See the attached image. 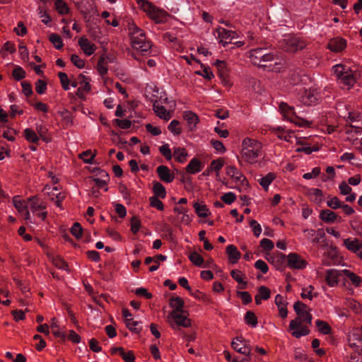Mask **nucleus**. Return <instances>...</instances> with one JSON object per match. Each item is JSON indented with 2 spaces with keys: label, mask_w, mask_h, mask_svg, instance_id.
Returning <instances> with one entry per match:
<instances>
[{
  "label": "nucleus",
  "mask_w": 362,
  "mask_h": 362,
  "mask_svg": "<svg viewBox=\"0 0 362 362\" xmlns=\"http://www.w3.org/2000/svg\"><path fill=\"white\" fill-rule=\"evenodd\" d=\"M151 206L157 209L159 211L164 209V205L163 202L156 197H151L149 199Z\"/></svg>",
  "instance_id": "680f3d73"
},
{
  "label": "nucleus",
  "mask_w": 362,
  "mask_h": 362,
  "mask_svg": "<svg viewBox=\"0 0 362 362\" xmlns=\"http://www.w3.org/2000/svg\"><path fill=\"white\" fill-rule=\"evenodd\" d=\"M51 329H52V332L53 334L58 337H60L63 339H65L66 338V334H64V332H62L59 330V326L56 322V320L55 318H52V323H51Z\"/></svg>",
  "instance_id": "6e6d98bb"
},
{
  "label": "nucleus",
  "mask_w": 362,
  "mask_h": 362,
  "mask_svg": "<svg viewBox=\"0 0 362 362\" xmlns=\"http://www.w3.org/2000/svg\"><path fill=\"white\" fill-rule=\"evenodd\" d=\"M346 47V41L341 37L332 38L327 44L328 49L334 52H340L344 50Z\"/></svg>",
  "instance_id": "aec40b11"
},
{
  "label": "nucleus",
  "mask_w": 362,
  "mask_h": 362,
  "mask_svg": "<svg viewBox=\"0 0 362 362\" xmlns=\"http://www.w3.org/2000/svg\"><path fill=\"white\" fill-rule=\"evenodd\" d=\"M315 325L318 330L323 334H328L331 332L330 326L325 321L317 320Z\"/></svg>",
  "instance_id": "864d4df0"
},
{
  "label": "nucleus",
  "mask_w": 362,
  "mask_h": 362,
  "mask_svg": "<svg viewBox=\"0 0 362 362\" xmlns=\"http://www.w3.org/2000/svg\"><path fill=\"white\" fill-rule=\"evenodd\" d=\"M168 322L173 329H177L180 327H189L191 326V320L183 312H171L168 316Z\"/></svg>",
  "instance_id": "1a4fd4ad"
},
{
  "label": "nucleus",
  "mask_w": 362,
  "mask_h": 362,
  "mask_svg": "<svg viewBox=\"0 0 362 362\" xmlns=\"http://www.w3.org/2000/svg\"><path fill=\"white\" fill-rule=\"evenodd\" d=\"M71 234L78 239L82 236V227L78 223H75L71 228Z\"/></svg>",
  "instance_id": "338daca9"
},
{
  "label": "nucleus",
  "mask_w": 362,
  "mask_h": 362,
  "mask_svg": "<svg viewBox=\"0 0 362 362\" xmlns=\"http://www.w3.org/2000/svg\"><path fill=\"white\" fill-rule=\"evenodd\" d=\"M273 130L276 132V136L279 139H284L287 142L293 143V139L297 140V138L295 136L293 132L286 131L283 127H274L273 128Z\"/></svg>",
  "instance_id": "5701e85b"
},
{
  "label": "nucleus",
  "mask_w": 362,
  "mask_h": 362,
  "mask_svg": "<svg viewBox=\"0 0 362 362\" xmlns=\"http://www.w3.org/2000/svg\"><path fill=\"white\" fill-rule=\"evenodd\" d=\"M153 110L155 113L160 118L163 119L165 120H169L171 117V115L169 112L165 108L164 106L160 105L158 103H155L153 105Z\"/></svg>",
  "instance_id": "72a5a7b5"
},
{
  "label": "nucleus",
  "mask_w": 362,
  "mask_h": 362,
  "mask_svg": "<svg viewBox=\"0 0 362 362\" xmlns=\"http://www.w3.org/2000/svg\"><path fill=\"white\" fill-rule=\"evenodd\" d=\"M288 267L293 269H303L306 267L307 262L298 254L291 252L286 256Z\"/></svg>",
  "instance_id": "ddd939ff"
},
{
  "label": "nucleus",
  "mask_w": 362,
  "mask_h": 362,
  "mask_svg": "<svg viewBox=\"0 0 362 362\" xmlns=\"http://www.w3.org/2000/svg\"><path fill=\"white\" fill-rule=\"evenodd\" d=\"M320 98L319 90L313 88L305 90L300 96V102L308 106L317 104Z\"/></svg>",
  "instance_id": "f8f14e48"
},
{
  "label": "nucleus",
  "mask_w": 362,
  "mask_h": 362,
  "mask_svg": "<svg viewBox=\"0 0 362 362\" xmlns=\"http://www.w3.org/2000/svg\"><path fill=\"white\" fill-rule=\"evenodd\" d=\"M78 88L76 91V95L81 98H85V95L90 90V80L86 76L79 74Z\"/></svg>",
  "instance_id": "6ab92c4d"
},
{
  "label": "nucleus",
  "mask_w": 362,
  "mask_h": 362,
  "mask_svg": "<svg viewBox=\"0 0 362 362\" xmlns=\"http://www.w3.org/2000/svg\"><path fill=\"white\" fill-rule=\"evenodd\" d=\"M337 112L340 117L344 118L346 120L347 117H350L351 115V111L348 107L342 104L339 103L337 105Z\"/></svg>",
  "instance_id": "49530a36"
},
{
  "label": "nucleus",
  "mask_w": 362,
  "mask_h": 362,
  "mask_svg": "<svg viewBox=\"0 0 362 362\" xmlns=\"http://www.w3.org/2000/svg\"><path fill=\"white\" fill-rule=\"evenodd\" d=\"M139 8L156 23H164L167 21L168 13L148 0H137Z\"/></svg>",
  "instance_id": "39448f33"
},
{
  "label": "nucleus",
  "mask_w": 362,
  "mask_h": 362,
  "mask_svg": "<svg viewBox=\"0 0 362 362\" xmlns=\"http://www.w3.org/2000/svg\"><path fill=\"white\" fill-rule=\"evenodd\" d=\"M159 151L160 153L168 160H170L172 159L173 155L171 152V149L170 148L169 144H165L159 147Z\"/></svg>",
  "instance_id": "052dcab7"
},
{
  "label": "nucleus",
  "mask_w": 362,
  "mask_h": 362,
  "mask_svg": "<svg viewBox=\"0 0 362 362\" xmlns=\"http://www.w3.org/2000/svg\"><path fill=\"white\" fill-rule=\"evenodd\" d=\"M157 173L159 178L167 183H170L174 180V175L170 173L169 168L165 165H160L157 168Z\"/></svg>",
  "instance_id": "b1692460"
},
{
  "label": "nucleus",
  "mask_w": 362,
  "mask_h": 362,
  "mask_svg": "<svg viewBox=\"0 0 362 362\" xmlns=\"http://www.w3.org/2000/svg\"><path fill=\"white\" fill-rule=\"evenodd\" d=\"M170 305L173 309L172 312H183L184 301L180 297H172L170 299Z\"/></svg>",
  "instance_id": "f704fd0d"
},
{
  "label": "nucleus",
  "mask_w": 362,
  "mask_h": 362,
  "mask_svg": "<svg viewBox=\"0 0 362 362\" xmlns=\"http://www.w3.org/2000/svg\"><path fill=\"white\" fill-rule=\"evenodd\" d=\"M314 286H312V285H309L306 287H303L302 288V292H301V297L303 298H308L309 300H313V298L314 297H316L317 295L316 293H314Z\"/></svg>",
  "instance_id": "a18cd8bd"
},
{
  "label": "nucleus",
  "mask_w": 362,
  "mask_h": 362,
  "mask_svg": "<svg viewBox=\"0 0 362 362\" xmlns=\"http://www.w3.org/2000/svg\"><path fill=\"white\" fill-rule=\"evenodd\" d=\"M184 118L187 122L189 129L194 130L199 122L198 116L191 111H186L184 112Z\"/></svg>",
  "instance_id": "473e14b6"
},
{
  "label": "nucleus",
  "mask_w": 362,
  "mask_h": 362,
  "mask_svg": "<svg viewBox=\"0 0 362 362\" xmlns=\"http://www.w3.org/2000/svg\"><path fill=\"white\" fill-rule=\"evenodd\" d=\"M275 178L274 173H269L266 176L259 180V185L266 190H267L269 186Z\"/></svg>",
  "instance_id": "09e8293b"
},
{
  "label": "nucleus",
  "mask_w": 362,
  "mask_h": 362,
  "mask_svg": "<svg viewBox=\"0 0 362 362\" xmlns=\"http://www.w3.org/2000/svg\"><path fill=\"white\" fill-rule=\"evenodd\" d=\"M189 260L197 267H206L203 257L197 252H192L189 255Z\"/></svg>",
  "instance_id": "e433bc0d"
},
{
  "label": "nucleus",
  "mask_w": 362,
  "mask_h": 362,
  "mask_svg": "<svg viewBox=\"0 0 362 362\" xmlns=\"http://www.w3.org/2000/svg\"><path fill=\"white\" fill-rule=\"evenodd\" d=\"M223 165L224 160L223 158H219L216 160H213L211 163L210 167L207 170V174H209L210 171H214L218 175L219 174V171L223 167Z\"/></svg>",
  "instance_id": "4c0bfd02"
},
{
  "label": "nucleus",
  "mask_w": 362,
  "mask_h": 362,
  "mask_svg": "<svg viewBox=\"0 0 362 362\" xmlns=\"http://www.w3.org/2000/svg\"><path fill=\"white\" fill-rule=\"evenodd\" d=\"M249 57L254 65L266 68L274 72L280 71L283 66L281 60L275 62L274 64L267 65L266 63L271 62L274 59V56L267 52L264 48H257L250 50Z\"/></svg>",
  "instance_id": "f257e3e1"
},
{
  "label": "nucleus",
  "mask_w": 362,
  "mask_h": 362,
  "mask_svg": "<svg viewBox=\"0 0 362 362\" xmlns=\"http://www.w3.org/2000/svg\"><path fill=\"white\" fill-rule=\"evenodd\" d=\"M279 110L283 117L286 120L294 123L298 127H309L310 125V122L296 115L293 107H291L286 103H281L279 105Z\"/></svg>",
  "instance_id": "423d86ee"
},
{
  "label": "nucleus",
  "mask_w": 362,
  "mask_h": 362,
  "mask_svg": "<svg viewBox=\"0 0 362 362\" xmlns=\"http://www.w3.org/2000/svg\"><path fill=\"white\" fill-rule=\"evenodd\" d=\"M281 48L288 52H296L304 49L306 47V42L297 36L286 35L283 39Z\"/></svg>",
  "instance_id": "0eeeda50"
},
{
  "label": "nucleus",
  "mask_w": 362,
  "mask_h": 362,
  "mask_svg": "<svg viewBox=\"0 0 362 362\" xmlns=\"http://www.w3.org/2000/svg\"><path fill=\"white\" fill-rule=\"evenodd\" d=\"M194 208L196 214L199 217L205 218V217L208 216L209 209H208L206 205L204 204V203L196 202L194 204Z\"/></svg>",
  "instance_id": "ea45409f"
},
{
  "label": "nucleus",
  "mask_w": 362,
  "mask_h": 362,
  "mask_svg": "<svg viewBox=\"0 0 362 362\" xmlns=\"http://www.w3.org/2000/svg\"><path fill=\"white\" fill-rule=\"evenodd\" d=\"M339 83L344 89L351 88L356 81L358 76L357 71L351 69L342 64H337L332 67Z\"/></svg>",
  "instance_id": "20e7f679"
},
{
  "label": "nucleus",
  "mask_w": 362,
  "mask_h": 362,
  "mask_svg": "<svg viewBox=\"0 0 362 362\" xmlns=\"http://www.w3.org/2000/svg\"><path fill=\"white\" fill-rule=\"evenodd\" d=\"M257 294L262 300H267L270 298L271 291L269 288L262 286L259 288Z\"/></svg>",
  "instance_id": "69168bd1"
},
{
  "label": "nucleus",
  "mask_w": 362,
  "mask_h": 362,
  "mask_svg": "<svg viewBox=\"0 0 362 362\" xmlns=\"http://www.w3.org/2000/svg\"><path fill=\"white\" fill-rule=\"evenodd\" d=\"M109 62L108 57L105 55H102L97 64V70L100 75L104 76L107 73V64Z\"/></svg>",
  "instance_id": "c9c22d12"
},
{
  "label": "nucleus",
  "mask_w": 362,
  "mask_h": 362,
  "mask_svg": "<svg viewBox=\"0 0 362 362\" xmlns=\"http://www.w3.org/2000/svg\"><path fill=\"white\" fill-rule=\"evenodd\" d=\"M174 156L175 159L179 163H184L186 160L187 153L183 148H174Z\"/></svg>",
  "instance_id": "de8ad7c7"
},
{
  "label": "nucleus",
  "mask_w": 362,
  "mask_h": 362,
  "mask_svg": "<svg viewBox=\"0 0 362 362\" xmlns=\"http://www.w3.org/2000/svg\"><path fill=\"white\" fill-rule=\"evenodd\" d=\"M226 174L239 186L245 187L248 186L246 177L235 165H228L226 168Z\"/></svg>",
  "instance_id": "9b49d317"
},
{
  "label": "nucleus",
  "mask_w": 362,
  "mask_h": 362,
  "mask_svg": "<svg viewBox=\"0 0 362 362\" xmlns=\"http://www.w3.org/2000/svg\"><path fill=\"white\" fill-rule=\"evenodd\" d=\"M50 199L54 202L59 208L62 207V202L65 199L64 193L59 192L58 187H54L51 191L47 192Z\"/></svg>",
  "instance_id": "412c9836"
},
{
  "label": "nucleus",
  "mask_w": 362,
  "mask_h": 362,
  "mask_svg": "<svg viewBox=\"0 0 362 362\" xmlns=\"http://www.w3.org/2000/svg\"><path fill=\"white\" fill-rule=\"evenodd\" d=\"M16 132L15 129L12 128H7L6 130L3 132V137L6 139L7 140L10 141H15L16 139Z\"/></svg>",
  "instance_id": "e2e57ef3"
},
{
  "label": "nucleus",
  "mask_w": 362,
  "mask_h": 362,
  "mask_svg": "<svg viewBox=\"0 0 362 362\" xmlns=\"http://www.w3.org/2000/svg\"><path fill=\"white\" fill-rule=\"evenodd\" d=\"M232 348L238 353L250 356L251 354V347L248 345L247 341L244 340L243 337H238L234 339L231 343Z\"/></svg>",
  "instance_id": "dca6fc26"
},
{
  "label": "nucleus",
  "mask_w": 362,
  "mask_h": 362,
  "mask_svg": "<svg viewBox=\"0 0 362 362\" xmlns=\"http://www.w3.org/2000/svg\"><path fill=\"white\" fill-rule=\"evenodd\" d=\"M112 353L121 356L125 362H134L135 359L132 351H126L122 347L112 348Z\"/></svg>",
  "instance_id": "c85d7f7f"
},
{
  "label": "nucleus",
  "mask_w": 362,
  "mask_h": 362,
  "mask_svg": "<svg viewBox=\"0 0 362 362\" xmlns=\"http://www.w3.org/2000/svg\"><path fill=\"white\" fill-rule=\"evenodd\" d=\"M320 218L325 223H334L337 221L339 222L341 221V218L338 217L337 214L329 210V209H324L322 210L320 213L319 216Z\"/></svg>",
  "instance_id": "a878e982"
},
{
  "label": "nucleus",
  "mask_w": 362,
  "mask_h": 362,
  "mask_svg": "<svg viewBox=\"0 0 362 362\" xmlns=\"http://www.w3.org/2000/svg\"><path fill=\"white\" fill-rule=\"evenodd\" d=\"M348 342L351 348L356 352L362 355V329L354 328L351 330L348 335Z\"/></svg>",
  "instance_id": "9d476101"
},
{
  "label": "nucleus",
  "mask_w": 362,
  "mask_h": 362,
  "mask_svg": "<svg viewBox=\"0 0 362 362\" xmlns=\"http://www.w3.org/2000/svg\"><path fill=\"white\" fill-rule=\"evenodd\" d=\"M54 6L57 11L60 15H66L69 13V8L67 4L63 0H56Z\"/></svg>",
  "instance_id": "a19ab883"
},
{
  "label": "nucleus",
  "mask_w": 362,
  "mask_h": 362,
  "mask_svg": "<svg viewBox=\"0 0 362 362\" xmlns=\"http://www.w3.org/2000/svg\"><path fill=\"white\" fill-rule=\"evenodd\" d=\"M168 128L174 135H179L182 132L180 122L176 119L171 121Z\"/></svg>",
  "instance_id": "4d7b16f0"
},
{
  "label": "nucleus",
  "mask_w": 362,
  "mask_h": 362,
  "mask_svg": "<svg viewBox=\"0 0 362 362\" xmlns=\"http://www.w3.org/2000/svg\"><path fill=\"white\" fill-rule=\"evenodd\" d=\"M339 189L341 194L348 195L345 199L346 202H352L355 201L356 198V194L355 193H351L352 189L348 183H346V182H342L339 185Z\"/></svg>",
  "instance_id": "cd10ccee"
},
{
  "label": "nucleus",
  "mask_w": 362,
  "mask_h": 362,
  "mask_svg": "<svg viewBox=\"0 0 362 362\" xmlns=\"http://www.w3.org/2000/svg\"><path fill=\"white\" fill-rule=\"evenodd\" d=\"M28 203L31 212L35 214L41 221L46 218L47 212L45 202L36 197H32L28 199Z\"/></svg>",
  "instance_id": "6e6552de"
},
{
  "label": "nucleus",
  "mask_w": 362,
  "mask_h": 362,
  "mask_svg": "<svg viewBox=\"0 0 362 362\" xmlns=\"http://www.w3.org/2000/svg\"><path fill=\"white\" fill-rule=\"evenodd\" d=\"M262 144L255 139L245 138L241 144V156L248 164H255L262 156Z\"/></svg>",
  "instance_id": "f03ea898"
},
{
  "label": "nucleus",
  "mask_w": 362,
  "mask_h": 362,
  "mask_svg": "<svg viewBox=\"0 0 362 362\" xmlns=\"http://www.w3.org/2000/svg\"><path fill=\"white\" fill-rule=\"evenodd\" d=\"M327 206L332 209H341L343 202L337 197H328L326 202Z\"/></svg>",
  "instance_id": "37998d69"
},
{
  "label": "nucleus",
  "mask_w": 362,
  "mask_h": 362,
  "mask_svg": "<svg viewBox=\"0 0 362 362\" xmlns=\"http://www.w3.org/2000/svg\"><path fill=\"white\" fill-rule=\"evenodd\" d=\"M293 309L298 315V318L301 319L303 322L311 324L312 315L309 313L308 306L305 303L297 301L293 305Z\"/></svg>",
  "instance_id": "f3484780"
},
{
  "label": "nucleus",
  "mask_w": 362,
  "mask_h": 362,
  "mask_svg": "<svg viewBox=\"0 0 362 362\" xmlns=\"http://www.w3.org/2000/svg\"><path fill=\"white\" fill-rule=\"evenodd\" d=\"M49 40L54 45L56 49H60L63 47L62 37L59 35L52 33L49 35Z\"/></svg>",
  "instance_id": "5fc2aeb1"
},
{
  "label": "nucleus",
  "mask_w": 362,
  "mask_h": 362,
  "mask_svg": "<svg viewBox=\"0 0 362 362\" xmlns=\"http://www.w3.org/2000/svg\"><path fill=\"white\" fill-rule=\"evenodd\" d=\"M204 167L202 162L196 158H193L186 167V172L189 174H195L200 172Z\"/></svg>",
  "instance_id": "c756f323"
},
{
  "label": "nucleus",
  "mask_w": 362,
  "mask_h": 362,
  "mask_svg": "<svg viewBox=\"0 0 362 362\" xmlns=\"http://www.w3.org/2000/svg\"><path fill=\"white\" fill-rule=\"evenodd\" d=\"M231 276L239 284H243L246 286V282L244 281L245 275L239 270H232L230 272Z\"/></svg>",
  "instance_id": "bf43d9fd"
},
{
  "label": "nucleus",
  "mask_w": 362,
  "mask_h": 362,
  "mask_svg": "<svg viewBox=\"0 0 362 362\" xmlns=\"http://www.w3.org/2000/svg\"><path fill=\"white\" fill-rule=\"evenodd\" d=\"M96 153H92L90 150H87L79 154V158L83 159V162L87 164H92Z\"/></svg>",
  "instance_id": "3c124183"
},
{
  "label": "nucleus",
  "mask_w": 362,
  "mask_h": 362,
  "mask_svg": "<svg viewBox=\"0 0 362 362\" xmlns=\"http://www.w3.org/2000/svg\"><path fill=\"white\" fill-rule=\"evenodd\" d=\"M127 29L133 49L142 53L148 52L151 48V42L146 40L144 31L132 21L128 23Z\"/></svg>",
  "instance_id": "7ed1b4c3"
},
{
  "label": "nucleus",
  "mask_w": 362,
  "mask_h": 362,
  "mask_svg": "<svg viewBox=\"0 0 362 362\" xmlns=\"http://www.w3.org/2000/svg\"><path fill=\"white\" fill-rule=\"evenodd\" d=\"M115 124L118 126L119 128L123 129H127L131 127L132 122L129 119H115L114 120Z\"/></svg>",
  "instance_id": "0e129e2a"
},
{
  "label": "nucleus",
  "mask_w": 362,
  "mask_h": 362,
  "mask_svg": "<svg viewBox=\"0 0 362 362\" xmlns=\"http://www.w3.org/2000/svg\"><path fill=\"white\" fill-rule=\"evenodd\" d=\"M245 322L247 325L256 327L257 325V318L255 314L252 311H247L245 315Z\"/></svg>",
  "instance_id": "603ef678"
},
{
  "label": "nucleus",
  "mask_w": 362,
  "mask_h": 362,
  "mask_svg": "<svg viewBox=\"0 0 362 362\" xmlns=\"http://www.w3.org/2000/svg\"><path fill=\"white\" fill-rule=\"evenodd\" d=\"M24 136L29 142L37 143L39 141L38 135L31 129L27 128L24 130Z\"/></svg>",
  "instance_id": "8fccbe9b"
},
{
  "label": "nucleus",
  "mask_w": 362,
  "mask_h": 362,
  "mask_svg": "<svg viewBox=\"0 0 362 362\" xmlns=\"http://www.w3.org/2000/svg\"><path fill=\"white\" fill-rule=\"evenodd\" d=\"M78 45L84 54L87 56L92 55L96 50V46L86 37H81L78 40Z\"/></svg>",
  "instance_id": "4be33fe9"
},
{
  "label": "nucleus",
  "mask_w": 362,
  "mask_h": 362,
  "mask_svg": "<svg viewBox=\"0 0 362 362\" xmlns=\"http://www.w3.org/2000/svg\"><path fill=\"white\" fill-rule=\"evenodd\" d=\"M307 195L313 202L320 204L324 201L322 191L317 188H310L307 191Z\"/></svg>",
  "instance_id": "bb28decb"
},
{
  "label": "nucleus",
  "mask_w": 362,
  "mask_h": 362,
  "mask_svg": "<svg viewBox=\"0 0 362 362\" xmlns=\"http://www.w3.org/2000/svg\"><path fill=\"white\" fill-rule=\"evenodd\" d=\"M344 275L343 269L337 270L334 269H327L325 272V280L327 284L330 287L337 286L339 278Z\"/></svg>",
  "instance_id": "a211bd4d"
},
{
  "label": "nucleus",
  "mask_w": 362,
  "mask_h": 362,
  "mask_svg": "<svg viewBox=\"0 0 362 362\" xmlns=\"http://www.w3.org/2000/svg\"><path fill=\"white\" fill-rule=\"evenodd\" d=\"M343 273L349 279L354 286H359L361 285L362 280L360 276L348 269H343Z\"/></svg>",
  "instance_id": "79ce46f5"
},
{
  "label": "nucleus",
  "mask_w": 362,
  "mask_h": 362,
  "mask_svg": "<svg viewBox=\"0 0 362 362\" xmlns=\"http://www.w3.org/2000/svg\"><path fill=\"white\" fill-rule=\"evenodd\" d=\"M309 334V329L306 327H300L298 329L292 331V335L296 338H300Z\"/></svg>",
  "instance_id": "774afa93"
},
{
  "label": "nucleus",
  "mask_w": 362,
  "mask_h": 362,
  "mask_svg": "<svg viewBox=\"0 0 362 362\" xmlns=\"http://www.w3.org/2000/svg\"><path fill=\"white\" fill-rule=\"evenodd\" d=\"M13 204L15 208L18 210L21 216L26 221L31 219L30 211L28 210L29 205L28 200L25 202L22 200L19 197H14L13 198Z\"/></svg>",
  "instance_id": "4468645a"
},
{
  "label": "nucleus",
  "mask_w": 362,
  "mask_h": 362,
  "mask_svg": "<svg viewBox=\"0 0 362 362\" xmlns=\"http://www.w3.org/2000/svg\"><path fill=\"white\" fill-rule=\"evenodd\" d=\"M153 197L164 199L166 196V190L164 186L158 182H155L153 185Z\"/></svg>",
  "instance_id": "58836bf2"
},
{
  "label": "nucleus",
  "mask_w": 362,
  "mask_h": 362,
  "mask_svg": "<svg viewBox=\"0 0 362 362\" xmlns=\"http://www.w3.org/2000/svg\"><path fill=\"white\" fill-rule=\"evenodd\" d=\"M58 76L60 79L62 88L65 90H68L70 88V80L69 79L67 74L64 72H59L58 74Z\"/></svg>",
  "instance_id": "13d9d810"
},
{
  "label": "nucleus",
  "mask_w": 362,
  "mask_h": 362,
  "mask_svg": "<svg viewBox=\"0 0 362 362\" xmlns=\"http://www.w3.org/2000/svg\"><path fill=\"white\" fill-rule=\"evenodd\" d=\"M125 324L129 329L135 333H139L142 329L141 322L135 321L133 319H127L125 320Z\"/></svg>",
  "instance_id": "c03bdc74"
},
{
  "label": "nucleus",
  "mask_w": 362,
  "mask_h": 362,
  "mask_svg": "<svg viewBox=\"0 0 362 362\" xmlns=\"http://www.w3.org/2000/svg\"><path fill=\"white\" fill-rule=\"evenodd\" d=\"M344 245L348 250L356 254L362 247V241L357 238H348L344 240Z\"/></svg>",
  "instance_id": "393cba45"
},
{
  "label": "nucleus",
  "mask_w": 362,
  "mask_h": 362,
  "mask_svg": "<svg viewBox=\"0 0 362 362\" xmlns=\"http://www.w3.org/2000/svg\"><path fill=\"white\" fill-rule=\"evenodd\" d=\"M226 253L230 263L235 264L240 258V252L234 245H229L226 247Z\"/></svg>",
  "instance_id": "2f4dec72"
},
{
  "label": "nucleus",
  "mask_w": 362,
  "mask_h": 362,
  "mask_svg": "<svg viewBox=\"0 0 362 362\" xmlns=\"http://www.w3.org/2000/svg\"><path fill=\"white\" fill-rule=\"evenodd\" d=\"M275 304L278 307L280 316L283 318L286 317L288 315V311L286 308L287 303L284 300V297L280 294L276 296Z\"/></svg>",
  "instance_id": "7c9ffc66"
},
{
  "label": "nucleus",
  "mask_w": 362,
  "mask_h": 362,
  "mask_svg": "<svg viewBox=\"0 0 362 362\" xmlns=\"http://www.w3.org/2000/svg\"><path fill=\"white\" fill-rule=\"evenodd\" d=\"M216 37L218 39L219 42L226 47V45L231 42V40L237 37V34L233 30H226L224 28L219 27L216 30Z\"/></svg>",
  "instance_id": "2eb2a0df"
}]
</instances>
